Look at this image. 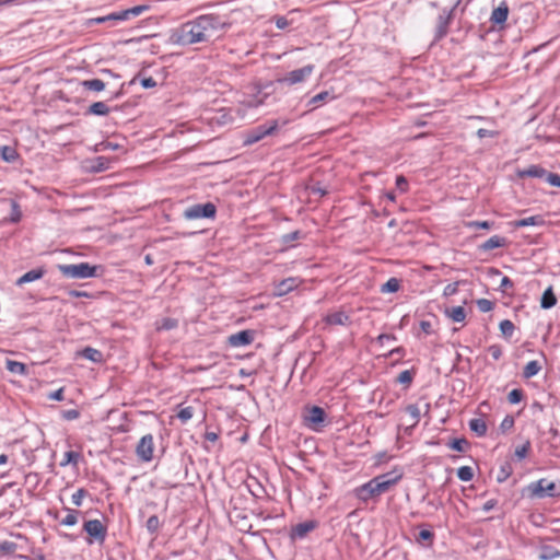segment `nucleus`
I'll use <instances>...</instances> for the list:
<instances>
[{"label": "nucleus", "instance_id": "obj_1", "mask_svg": "<svg viewBox=\"0 0 560 560\" xmlns=\"http://www.w3.org/2000/svg\"><path fill=\"white\" fill-rule=\"evenodd\" d=\"M225 25L219 16L203 14L177 28L173 35V40L183 46L209 42Z\"/></svg>", "mask_w": 560, "mask_h": 560}, {"label": "nucleus", "instance_id": "obj_2", "mask_svg": "<svg viewBox=\"0 0 560 560\" xmlns=\"http://www.w3.org/2000/svg\"><path fill=\"white\" fill-rule=\"evenodd\" d=\"M402 477V474L393 470L386 474L378 475L371 479L369 482L358 488L357 493L361 500L368 501L369 499L385 493L396 485Z\"/></svg>", "mask_w": 560, "mask_h": 560}, {"label": "nucleus", "instance_id": "obj_3", "mask_svg": "<svg viewBox=\"0 0 560 560\" xmlns=\"http://www.w3.org/2000/svg\"><path fill=\"white\" fill-rule=\"evenodd\" d=\"M59 271L70 279H88L96 276V266H91L89 262L59 265Z\"/></svg>", "mask_w": 560, "mask_h": 560}, {"label": "nucleus", "instance_id": "obj_4", "mask_svg": "<svg viewBox=\"0 0 560 560\" xmlns=\"http://www.w3.org/2000/svg\"><path fill=\"white\" fill-rule=\"evenodd\" d=\"M278 120H270L264 125L257 126L256 128L249 130L246 133L244 138V143L246 145L254 144L264 139L266 136L272 135L278 129Z\"/></svg>", "mask_w": 560, "mask_h": 560}, {"label": "nucleus", "instance_id": "obj_5", "mask_svg": "<svg viewBox=\"0 0 560 560\" xmlns=\"http://www.w3.org/2000/svg\"><path fill=\"white\" fill-rule=\"evenodd\" d=\"M217 208L212 202L192 205L184 211V218L187 220L214 218Z\"/></svg>", "mask_w": 560, "mask_h": 560}, {"label": "nucleus", "instance_id": "obj_6", "mask_svg": "<svg viewBox=\"0 0 560 560\" xmlns=\"http://www.w3.org/2000/svg\"><path fill=\"white\" fill-rule=\"evenodd\" d=\"M325 418L324 409L318 406L305 408L303 415L304 424L314 431H319L324 427Z\"/></svg>", "mask_w": 560, "mask_h": 560}, {"label": "nucleus", "instance_id": "obj_7", "mask_svg": "<svg viewBox=\"0 0 560 560\" xmlns=\"http://www.w3.org/2000/svg\"><path fill=\"white\" fill-rule=\"evenodd\" d=\"M154 439L152 434L143 435L136 447V454L142 462H151L153 459Z\"/></svg>", "mask_w": 560, "mask_h": 560}, {"label": "nucleus", "instance_id": "obj_8", "mask_svg": "<svg viewBox=\"0 0 560 560\" xmlns=\"http://www.w3.org/2000/svg\"><path fill=\"white\" fill-rule=\"evenodd\" d=\"M314 71L313 65L304 66L300 69L292 70L285 74V77L279 79L280 83L293 85L304 82Z\"/></svg>", "mask_w": 560, "mask_h": 560}, {"label": "nucleus", "instance_id": "obj_9", "mask_svg": "<svg viewBox=\"0 0 560 560\" xmlns=\"http://www.w3.org/2000/svg\"><path fill=\"white\" fill-rule=\"evenodd\" d=\"M528 490L533 497L545 498L553 497L556 491V483L547 479H539L528 486Z\"/></svg>", "mask_w": 560, "mask_h": 560}, {"label": "nucleus", "instance_id": "obj_10", "mask_svg": "<svg viewBox=\"0 0 560 560\" xmlns=\"http://www.w3.org/2000/svg\"><path fill=\"white\" fill-rule=\"evenodd\" d=\"M254 336L253 330H242L229 336L228 342L233 348H240L250 345L254 341Z\"/></svg>", "mask_w": 560, "mask_h": 560}, {"label": "nucleus", "instance_id": "obj_11", "mask_svg": "<svg viewBox=\"0 0 560 560\" xmlns=\"http://www.w3.org/2000/svg\"><path fill=\"white\" fill-rule=\"evenodd\" d=\"M84 530L93 538L104 541L106 536V528L100 520H90L84 523Z\"/></svg>", "mask_w": 560, "mask_h": 560}, {"label": "nucleus", "instance_id": "obj_12", "mask_svg": "<svg viewBox=\"0 0 560 560\" xmlns=\"http://www.w3.org/2000/svg\"><path fill=\"white\" fill-rule=\"evenodd\" d=\"M315 527H316V522H314V521H306L303 523H299L292 527L290 537L293 540L302 539L308 533H311Z\"/></svg>", "mask_w": 560, "mask_h": 560}, {"label": "nucleus", "instance_id": "obj_13", "mask_svg": "<svg viewBox=\"0 0 560 560\" xmlns=\"http://www.w3.org/2000/svg\"><path fill=\"white\" fill-rule=\"evenodd\" d=\"M301 281L298 278H288L280 281L275 288V295L282 296L293 291L300 285Z\"/></svg>", "mask_w": 560, "mask_h": 560}, {"label": "nucleus", "instance_id": "obj_14", "mask_svg": "<svg viewBox=\"0 0 560 560\" xmlns=\"http://www.w3.org/2000/svg\"><path fill=\"white\" fill-rule=\"evenodd\" d=\"M509 15V5L505 1L497 7L490 16V21L495 25L504 24Z\"/></svg>", "mask_w": 560, "mask_h": 560}, {"label": "nucleus", "instance_id": "obj_15", "mask_svg": "<svg viewBox=\"0 0 560 560\" xmlns=\"http://www.w3.org/2000/svg\"><path fill=\"white\" fill-rule=\"evenodd\" d=\"M264 102H265V96L264 97H259V96L248 97L240 103V106L237 108V114L242 118H244L246 109L257 108L260 105H262Z\"/></svg>", "mask_w": 560, "mask_h": 560}, {"label": "nucleus", "instance_id": "obj_16", "mask_svg": "<svg viewBox=\"0 0 560 560\" xmlns=\"http://www.w3.org/2000/svg\"><path fill=\"white\" fill-rule=\"evenodd\" d=\"M44 273H45V271L43 268L32 269V270L27 271L26 273H24L22 277H20L16 280L15 284L21 287L25 283L39 280L43 278Z\"/></svg>", "mask_w": 560, "mask_h": 560}, {"label": "nucleus", "instance_id": "obj_17", "mask_svg": "<svg viewBox=\"0 0 560 560\" xmlns=\"http://www.w3.org/2000/svg\"><path fill=\"white\" fill-rule=\"evenodd\" d=\"M506 244V240L500 235H493L488 238L485 243L481 244L480 248L482 250H492L494 248L503 247Z\"/></svg>", "mask_w": 560, "mask_h": 560}, {"label": "nucleus", "instance_id": "obj_18", "mask_svg": "<svg viewBox=\"0 0 560 560\" xmlns=\"http://www.w3.org/2000/svg\"><path fill=\"white\" fill-rule=\"evenodd\" d=\"M445 315L455 323H463L466 319V312L463 306L446 308Z\"/></svg>", "mask_w": 560, "mask_h": 560}, {"label": "nucleus", "instance_id": "obj_19", "mask_svg": "<svg viewBox=\"0 0 560 560\" xmlns=\"http://www.w3.org/2000/svg\"><path fill=\"white\" fill-rule=\"evenodd\" d=\"M560 557V551L549 545H544L539 549L538 559L539 560H553Z\"/></svg>", "mask_w": 560, "mask_h": 560}, {"label": "nucleus", "instance_id": "obj_20", "mask_svg": "<svg viewBox=\"0 0 560 560\" xmlns=\"http://www.w3.org/2000/svg\"><path fill=\"white\" fill-rule=\"evenodd\" d=\"M557 298L551 287L545 290L540 300V306L545 310L551 308L556 305Z\"/></svg>", "mask_w": 560, "mask_h": 560}, {"label": "nucleus", "instance_id": "obj_21", "mask_svg": "<svg viewBox=\"0 0 560 560\" xmlns=\"http://www.w3.org/2000/svg\"><path fill=\"white\" fill-rule=\"evenodd\" d=\"M541 369H542V366L538 361H536V360L529 361L524 366L523 377L528 380V378L537 375L541 371Z\"/></svg>", "mask_w": 560, "mask_h": 560}, {"label": "nucleus", "instance_id": "obj_22", "mask_svg": "<svg viewBox=\"0 0 560 560\" xmlns=\"http://www.w3.org/2000/svg\"><path fill=\"white\" fill-rule=\"evenodd\" d=\"M326 322L330 325H347L349 323V316L343 312H336L327 315Z\"/></svg>", "mask_w": 560, "mask_h": 560}, {"label": "nucleus", "instance_id": "obj_23", "mask_svg": "<svg viewBox=\"0 0 560 560\" xmlns=\"http://www.w3.org/2000/svg\"><path fill=\"white\" fill-rule=\"evenodd\" d=\"M544 223V220L540 215H533L528 218H524L514 222L515 228H525V226H534L540 225Z\"/></svg>", "mask_w": 560, "mask_h": 560}, {"label": "nucleus", "instance_id": "obj_24", "mask_svg": "<svg viewBox=\"0 0 560 560\" xmlns=\"http://www.w3.org/2000/svg\"><path fill=\"white\" fill-rule=\"evenodd\" d=\"M469 429L478 436H483L487 433V424L479 418H475L469 421Z\"/></svg>", "mask_w": 560, "mask_h": 560}, {"label": "nucleus", "instance_id": "obj_25", "mask_svg": "<svg viewBox=\"0 0 560 560\" xmlns=\"http://www.w3.org/2000/svg\"><path fill=\"white\" fill-rule=\"evenodd\" d=\"M81 355L92 362L98 363L103 360V354L100 350L88 347L81 351Z\"/></svg>", "mask_w": 560, "mask_h": 560}, {"label": "nucleus", "instance_id": "obj_26", "mask_svg": "<svg viewBox=\"0 0 560 560\" xmlns=\"http://www.w3.org/2000/svg\"><path fill=\"white\" fill-rule=\"evenodd\" d=\"M148 10H149V7L144 5V4L136 5L133 8L122 10L121 11L122 19H126V21L130 20L132 18L139 16L140 14H142L143 12H145Z\"/></svg>", "mask_w": 560, "mask_h": 560}, {"label": "nucleus", "instance_id": "obj_27", "mask_svg": "<svg viewBox=\"0 0 560 560\" xmlns=\"http://www.w3.org/2000/svg\"><path fill=\"white\" fill-rule=\"evenodd\" d=\"M88 112L95 116H106L109 113V107L104 102H95L89 107Z\"/></svg>", "mask_w": 560, "mask_h": 560}, {"label": "nucleus", "instance_id": "obj_28", "mask_svg": "<svg viewBox=\"0 0 560 560\" xmlns=\"http://www.w3.org/2000/svg\"><path fill=\"white\" fill-rule=\"evenodd\" d=\"M5 366H7L8 371H10L13 374H19V375L26 374V365L22 362L7 360Z\"/></svg>", "mask_w": 560, "mask_h": 560}, {"label": "nucleus", "instance_id": "obj_29", "mask_svg": "<svg viewBox=\"0 0 560 560\" xmlns=\"http://www.w3.org/2000/svg\"><path fill=\"white\" fill-rule=\"evenodd\" d=\"M82 86L90 91L101 92L105 89V83L100 79H91L83 81Z\"/></svg>", "mask_w": 560, "mask_h": 560}, {"label": "nucleus", "instance_id": "obj_30", "mask_svg": "<svg viewBox=\"0 0 560 560\" xmlns=\"http://www.w3.org/2000/svg\"><path fill=\"white\" fill-rule=\"evenodd\" d=\"M501 334L504 338L509 339L513 336L515 331V326L510 319H503L499 325Z\"/></svg>", "mask_w": 560, "mask_h": 560}, {"label": "nucleus", "instance_id": "obj_31", "mask_svg": "<svg viewBox=\"0 0 560 560\" xmlns=\"http://www.w3.org/2000/svg\"><path fill=\"white\" fill-rule=\"evenodd\" d=\"M80 459V454L73 451L66 452L63 455V459L60 462L61 467H66L68 465L77 466Z\"/></svg>", "mask_w": 560, "mask_h": 560}, {"label": "nucleus", "instance_id": "obj_32", "mask_svg": "<svg viewBox=\"0 0 560 560\" xmlns=\"http://www.w3.org/2000/svg\"><path fill=\"white\" fill-rule=\"evenodd\" d=\"M399 280L396 278H390L382 285L381 291L383 293H393L397 292L399 290Z\"/></svg>", "mask_w": 560, "mask_h": 560}, {"label": "nucleus", "instance_id": "obj_33", "mask_svg": "<svg viewBox=\"0 0 560 560\" xmlns=\"http://www.w3.org/2000/svg\"><path fill=\"white\" fill-rule=\"evenodd\" d=\"M457 477L462 481H470L474 478L472 468L469 466H462L457 469Z\"/></svg>", "mask_w": 560, "mask_h": 560}, {"label": "nucleus", "instance_id": "obj_34", "mask_svg": "<svg viewBox=\"0 0 560 560\" xmlns=\"http://www.w3.org/2000/svg\"><path fill=\"white\" fill-rule=\"evenodd\" d=\"M178 322L174 318H163L158 323V329L159 330H171L175 327H177Z\"/></svg>", "mask_w": 560, "mask_h": 560}, {"label": "nucleus", "instance_id": "obj_35", "mask_svg": "<svg viewBox=\"0 0 560 560\" xmlns=\"http://www.w3.org/2000/svg\"><path fill=\"white\" fill-rule=\"evenodd\" d=\"M524 398V393L522 389L515 388L512 389L508 395V400L512 405H516L521 402Z\"/></svg>", "mask_w": 560, "mask_h": 560}, {"label": "nucleus", "instance_id": "obj_36", "mask_svg": "<svg viewBox=\"0 0 560 560\" xmlns=\"http://www.w3.org/2000/svg\"><path fill=\"white\" fill-rule=\"evenodd\" d=\"M68 511L67 516L60 522L65 526H73L78 523L77 511L66 509Z\"/></svg>", "mask_w": 560, "mask_h": 560}, {"label": "nucleus", "instance_id": "obj_37", "mask_svg": "<svg viewBox=\"0 0 560 560\" xmlns=\"http://www.w3.org/2000/svg\"><path fill=\"white\" fill-rule=\"evenodd\" d=\"M329 96L330 95L327 91L320 92L308 101V105L317 107L320 103L325 102Z\"/></svg>", "mask_w": 560, "mask_h": 560}, {"label": "nucleus", "instance_id": "obj_38", "mask_svg": "<svg viewBox=\"0 0 560 560\" xmlns=\"http://www.w3.org/2000/svg\"><path fill=\"white\" fill-rule=\"evenodd\" d=\"M145 527L151 534L156 533L158 529L160 528L159 517L156 515L150 516L147 521Z\"/></svg>", "mask_w": 560, "mask_h": 560}, {"label": "nucleus", "instance_id": "obj_39", "mask_svg": "<svg viewBox=\"0 0 560 560\" xmlns=\"http://www.w3.org/2000/svg\"><path fill=\"white\" fill-rule=\"evenodd\" d=\"M468 445V442L465 439H455L453 440L448 446L457 452H465L466 447Z\"/></svg>", "mask_w": 560, "mask_h": 560}, {"label": "nucleus", "instance_id": "obj_40", "mask_svg": "<svg viewBox=\"0 0 560 560\" xmlns=\"http://www.w3.org/2000/svg\"><path fill=\"white\" fill-rule=\"evenodd\" d=\"M192 416H194V408L190 406L180 409L177 413V417L182 422H187L188 420H190L192 418Z\"/></svg>", "mask_w": 560, "mask_h": 560}, {"label": "nucleus", "instance_id": "obj_41", "mask_svg": "<svg viewBox=\"0 0 560 560\" xmlns=\"http://www.w3.org/2000/svg\"><path fill=\"white\" fill-rule=\"evenodd\" d=\"M529 450H530V442L526 441L523 445L516 447L515 456L518 459H523L527 456Z\"/></svg>", "mask_w": 560, "mask_h": 560}, {"label": "nucleus", "instance_id": "obj_42", "mask_svg": "<svg viewBox=\"0 0 560 560\" xmlns=\"http://www.w3.org/2000/svg\"><path fill=\"white\" fill-rule=\"evenodd\" d=\"M545 174L546 172L537 166H530L522 173V175H526L529 177H541Z\"/></svg>", "mask_w": 560, "mask_h": 560}, {"label": "nucleus", "instance_id": "obj_43", "mask_svg": "<svg viewBox=\"0 0 560 560\" xmlns=\"http://www.w3.org/2000/svg\"><path fill=\"white\" fill-rule=\"evenodd\" d=\"M477 306H478L480 312L488 313V312L492 311L493 303L490 300H487V299H479L477 301Z\"/></svg>", "mask_w": 560, "mask_h": 560}, {"label": "nucleus", "instance_id": "obj_44", "mask_svg": "<svg viewBox=\"0 0 560 560\" xmlns=\"http://www.w3.org/2000/svg\"><path fill=\"white\" fill-rule=\"evenodd\" d=\"M85 497H86V491L84 489H79L71 497L72 503L75 506H81L82 501Z\"/></svg>", "mask_w": 560, "mask_h": 560}, {"label": "nucleus", "instance_id": "obj_45", "mask_svg": "<svg viewBox=\"0 0 560 560\" xmlns=\"http://www.w3.org/2000/svg\"><path fill=\"white\" fill-rule=\"evenodd\" d=\"M108 168V160L104 156H98L95 160V165L93 166V170L95 172H102Z\"/></svg>", "mask_w": 560, "mask_h": 560}, {"label": "nucleus", "instance_id": "obj_46", "mask_svg": "<svg viewBox=\"0 0 560 560\" xmlns=\"http://www.w3.org/2000/svg\"><path fill=\"white\" fill-rule=\"evenodd\" d=\"M397 382L405 385H410L412 382V373L409 370H405L399 373L397 377Z\"/></svg>", "mask_w": 560, "mask_h": 560}, {"label": "nucleus", "instance_id": "obj_47", "mask_svg": "<svg viewBox=\"0 0 560 560\" xmlns=\"http://www.w3.org/2000/svg\"><path fill=\"white\" fill-rule=\"evenodd\" d=\"M11 207H12V212H11V219L10 220L12 222H19L21 220V217H22V212L20 210V207H19V205L15 201H12Z\"/></svg>", "mask_w": 560, "mask_h": 560}, {"label": "nucleus", "instance_id": "obj_48", "mask_svg": "<svg viewBox=\"0 0 560 560\" xmlns=\"http://www.w3.org/2000/svg\"><path fill=\"white\" fill-rule=\"evenodd\" d=\"M514 427V418L512 416H505L500 424V429L505 432Z\"/></svg>", "mask_w": 560, "mask_h": 560}, {"label": "nucleus", "instance_id": "obj_49", "mask_svg": "<svg viewBox=\"0 0 560 560\" xmlns=\"http://www.w3.org/2000/svg\"><path fill=\"white\" fill-rule=\"evenodd\" d=\"M406 411L412 417V419L415 420V422H418L419 421V418H420V409L418 408V406L416 405H409L407 408H406Z\"/></svg>", "mask_w": 560, "mask_h": 560}, {"label": "nucleus", "instance_id": "obj_50", "mask_svg": "<svg viewBox=\"0 0 560 560\" xmlns=\"http://www.w3.org/2000/svg\"><path fill=\"white\" fill-rule=\"evenodd\" d=\"M469 228H476V229H490L492 226V223L489 221H471L467 224Z\"/></svg>", "mask_w": 560, "mask_h": 560}, {"label": "nucleus", "instance_id": "obj_51", "mask_svg": "<svg viewBox=\"0 0 560 560\" xmlns=\"http://www.w3.org/2000/svg\"><path fill=\"white\" fill-rule=\"evenodd\" d=\"M547 177H546V180L551 185V186H555V187H560V175L556 174V173H548L546 174Z\"/></svg>", "mask_w": 560, "mask_h": 560}, {"label": "nucleus", "instance_id": "obj_52", "mask_svg": "<svg viewBox=\"0 0 560 560\" xmlns=\"http://www.w3.org/2000/svg\"><path fill=\"white\" fill-rule=\"evenodd\" d=\"M396 187L401 192L407 191L408 182H407V179L402 175L397 176V178H396Z\"/></svg>", "mask_w": 560, "mask_h": 560}, {"label": "nucleus", "instance_id": "obj_53", "mask_svg": "<svg viewBox=\"0 0 560 560\" xmlns=\"http://www.w3.org/2000/svg\"><path fill=\"white\" fill-rule=\"evenodd\" d=\"M458 290V282L448 283L443 291V294L445 296H451L455 294Z\"/></svg>", "mask_w": 560, "mask_h": 560}, {"label": "nucleus", "instance_id": "obj_54", "mask_svg": "<svg viewBox=\"0 0 560 560\" xmlns=\"http://www.w3.org/2000/svg\"><path fill=\"white\" fill-rule=\"evenodd\" d=\"M488 352L494 360H499L502 355L501 347L497 345L490 346Z\"/></svg>", "mask_w": 560, "mask_h": 560}, {"label": "nucleus", "instance_id": "obj_55", "mask_svg": "<svg viewBox=\"0 0 560 560\" xmlns=\"http://www.w3.org/2000/svg\"><path fill=\"white\" fill-rule=\"evenodd\" d=\"M2 156L5 161L11 162L15 159V152L13 149L5 147L3 148Z\"/></svg>", "mask_w": 560, "mask_h": 560}, {"label": "nucleus", "instance_id": "obj_56", "mask_svg": "<svg viewBox=\"0 0 560 560\" xmlns=\"http://www.w3.org/2000/svg\"><path fill=\"white\" fill-rule=\"evenodd\" d=\"M433 533L428 529L420 530L417 540L418 541H424V540H432Z\"/></svg>", "mask_w": 560, "mask_h": 560}, {"label": "nucleus", "instance_id": "obj_57", "mask_svg": "<svg viewBox=\"0 0 560 560\" xmlns=\"http://www.w3.org/2000/svg\"><path fill=\"white\" fill-rule=\"evenodd\" d=\"M140 84L144 89H152L156 85V81L153 78L149 77V78L141 79Z\"/></svg>", "mask_w": 560, "mask_h": 560}, {"label": "nucleus", "instance_id": "obj_58", "mask_svg": "<svg viewBox=\"0 0 560 560\" xmlns=\"http://www.w3.org/2000/svg\"><path fill=\"white\" fill-rule=\"evenodd\" d=\"M510 288H513V281L509 277H503L501 279L500 289L505 291Z\"/></svg>", "mask_w": 560, "mask_h": 560}, {"label": "nucleus", "instance_id": "obj_59", "mask_svg": "<svg viewBox=\"0 0 560 560\" xmlns=\"http://www.w3.org/2000/svg\"><path fill=\"white\" fill-rule=\"evenodd\" d=\"M79 411L75 409H70L63 412V418L67 420H74L79 418Z\"/></svg>", "mask_w": 560, "mask_h": 560}, {"label": "nucleus", "instance_id": "obj_60", "mask_svg": "<svg viewBox=\"0 0 560 560\" xmlns=\"http://www.w3.org/2000/svg\"><path fill=\"white\" fill-rule=\"evenodd\" d=\"M49 398L52 399V400H62L63 399V389L62 388H59L58 390L51 393L49 395Z\"/></svg>", "mask_w": 560, "mask_h": 560}, {"label": "nucleus", "instance_id": "obj_61", "mask_svg": "<svg viewBox=\"0 0 560 560\" xmlns=\"http://www.w3.org/2000/svg\"><path fill=\"white\" fill-rule=\"evenodd\" d=\"M276 25H277L278 28L283 30V28H285L289 25V22H288V20L285 18L279 16L276 20Z\"/></svg>", "mask_w": 560, "mask_h": 560}, {"label": "nucleus", "instance_id": "obj_62", "mask_svg": "<svg viewBox=\"0 0 560 560\" xmlns=\"http://www.w3.org/2000/svg\"><path fill=\"white\" fill-rule=\"evenodd\" d=\"M497 505V501L491 499V500H488L487 502L483 503L482 505V511L483 512H489L491 511L494 506Z\"/></svg>", "mask_w": 560, "mask_h": 560}, {"label": "nucleus", "instance_id": "obj_63", "mask_svg": "<svg viewBox=\"0 0 560 560\" xmlns=\"http://www.w3.org/2000/svg\"><path fill=\"white\" fill-rule=\"evenodd\" d=\"M477 136L482 139V138H486V137H493L494 132L491 131V130H488V129L480 128L477 131Z\"/></svg>", "mask_w": 560, "mask_h": 560}, {"label": "nucleus", "instance_id": "obj_64", "mask_svg": "<svg viewBox=\"0 0 560 560\" xmlns=\"http://www.w3.org/2000/svg\"><path fill=\"white\" fill-rule=\"evenodd\" d=\"M377 340L380 341L381 345H384L387 341L395 340V337L392 335L382 334L378 336Z\"/></svg>", "mask_w": 560, "mask_h": 560}]
</instances>
